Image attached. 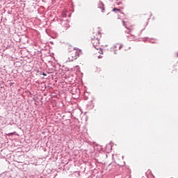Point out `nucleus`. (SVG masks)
<instances>
[{"label":"nucleus","instance_id":"f257e3e1","mask_svg":"<svg viewBox=\"0 0 178 178\" xmlns=\"http://www.w3.org/2000/svg\"><path fill=\"white\" fill-rule=\"evenodd\" d=\"M102 38V33L99 29H95L93 30V33L92 35V44L95 49L94 53L95 55H103V49L100 47L99 39Z\"/></svg>","mask_w":178,"mask_h":178},{"label":"nucleus","instance_id":"f03ea898","mask_svg":"<svg viewBox=\"0 0 178 178\" xmlns=\"http://www.w3.org/2000/svg\"><path fill=\"white\" fill-rule=\"evenodd\" d=\"M81 54V49L74 48L68 54V59H70V61L72 62L73 60H76Z\"/></svg>","mask_w":178,"mask_h":178},{"label":"nucleus","instance_id":"7ed1b4c3","mask_svg":"<svg viewBox=\"0 0 178 178\" xmlns=\"http://www.w3.org/2000/svg\"><path fill=\"white\" fill-rule=\"evenodd\" d=\"M123 26H124L126 27V29L128 30L127 33L131 35V37H133L134 38H135V35L134 33V29L133 27V26H131V27H128L127 24H125V22L123 21Z\"/></svg>","mask_w":178,"mask_h":178},{"label":"nucleus","instance_id":"20e7f679","mask_svg":"<svg viewBox=\"0 0 178 178\" xmlns=\"http://www.w3.org/2000/svg\"><path fill=\"white\" fill-rule=\"evenodd\" d=\"M99 7L102 8V13H104V6L102 3H101L100 4H99Z\"/></svg>","mask_w":178,"mask_h":178},{"label":"nucleus","instance_id":"39448f33","mask_svg":"<svg viewBox=\"0 0 178 178\" xmlns=\"http://www.w3.org/2000/svg\"><path fill=\"white\" fill-rule=\"evenodd\" d=\"M123 45L122 44H117L115 47L119 49V50H120L122 48Z\"/></svg>","mask_w":178,"mask_h":178},{"label":"nucleus","instance_id":"423d86ee","mask_svg":"<svg viewBox=\"0 0 178 178\" xmlns=\"http://www.w3.org/2000/svg\"><path fill=\"white\" fill-rule=\"evenodd\" d=\"M113 12H119L120 13V10L118 9V8H114L113 10Z\"/></svg>","mask_w":178,"mask_h":178},{"label":"nucleus","instance_id":"0eeeda50","mask_svg":"<svg viewBox=\"0 0 178 178\" xmlns=\"http://www.w3.org/2000/svg\"><path fill=\"white\" fill-rule=\"evenodd\" d=\"M149 175L150 176H152L153 177V174H152V172H151V171L150 170H148L147 172V175Z\"/></svg>","mask_w":178,"mask_h":178},{"label":"nucleus","instance_id":"6e6552de","mask_svg":"<svg viewBox=\"0 0 178 178\" xmlns=\"http://www.w3.org/2000/svg\"><path fill=\"white\" fill-rule=\"evenodd\" d=\"M97 57L98 59H100V58H102V56L101 55L97 56Z\"/></svg>","mask_w":178,"mask_h":178},{"label":"nucleus","instance_id":"1a4fd4ad","mask_svg":"<svg viewBox=\"0 0 178 178\" xmlns=\"http://www.w3.org/2000/svg\"><path fill=\"white\" fill-rule=\"evenodd\" d=\"M43 75L46 76L45 73H43Z\"/></svg>","mask_w":178,"mask_h":178},{"label":"nucleus","instance_id":"9d476101","mask_svg":"<svg viewBox=\"0 0 178 178\" xmlns=\"http://www.w3.org/2000/svg\"><path fill=\"white\" fill-rule=\"evenodd\" d=\"M177 57H178V54H177Z\"/></svg>","mask_w":178,"mask_h":178}]
</instances>
